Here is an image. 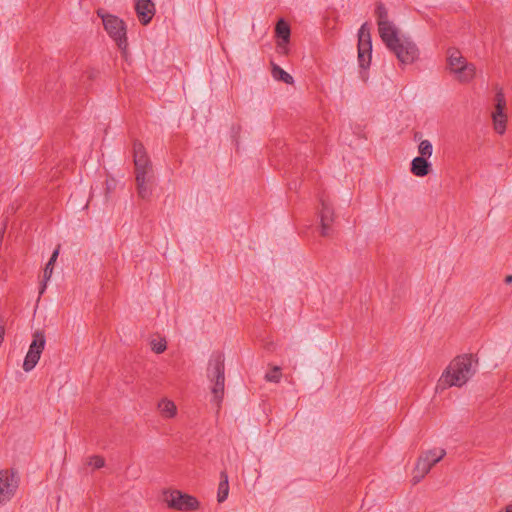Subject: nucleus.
<instances>
[{
    "label": "nucleus",
    "mask_w": 512,
    "mask_h": 512,
    "mask_svg": "<svg viewBox=\"0 0 512 512\" xmlns=\"http://www.w3.org/2000/svg\"><path fill=\"white\" fill-rule=\"evenodd\" d=\"M378 34L385 47L395 55L401 66L412 65L420 60L421 51L415 40L389 19L387 9L379 4L376 8Z\"/></svg>",
    "instance_id": "nucleus-1"
},
{
    "label": "nucleus",
    "mask_w": 512,
    "mask_h": 512,
    "mask_svg": "<svg viewBox=\"0 0 512 512\" xmlns=\"http://www.w3.org/2000/svg\"><path fill=\"white\" fill-rule=\"evenodd\" d=\"M477 360L471 354L454 358L443 372L439 386L442 388L464 385L476 372Z\"/></svg>",
    "instance_id": "nucleus-2"
},
{
    "label": "nucleus",
    "mask_w": 512,
    "mask_h": 512,
    "mask_svg": "<svg viewBox=\"0 0 512 512\" xmlns=\"http://www.w3.org/2000/svg\"><path fill=\"white\" fill-rule=\"evenodd\" d=\"M446 62L448 72L456 81L467 84L475 79L477 74L475 64L469 62L458 48L450 47L447 49Z\"/></svg>",
    "instance_id": "nucleus-3"
},
{
    "label": "nucleus",
    "mask_w": 512,
    "mask_h": 512,
    "mask_svg": "<svg viewBox=\"0 0 512 512\" xmlns=\"http://www.w3.org/2000/svg\"><path fill=\"white\" fill-rule=\"evenodd\" d=\"M207 378L212 383V400L219 406L225 389V365L222 353L216 352L212 354L207 367Z\"/></svg>",
    "instance_id": "nucleus-4"
},
{
    "label": "nucleus",
    "mask_w": 512,
    "mask_h": 512,
    "mask_svg": "<svg viewBox=\"0 0 512 512\" xmlns=\"http://www.w3.org/2000/svg\"><path fill=\"white\" fill-rule=\"evenodd\" d=\"M98 16L102 19V23L107 34L117 44L119 49L123 52L127 48L126 38V25L115 15L109 14L102 9L97 12Z\"/></svg>",
    "instance_id": "nucleus-5"
},
{
    "label": "nucleus",
    "mask_w": 512,
    "mask_h": 512,
    "mask_svg": "<svg viewBox=\"0 0 512 512\" xmlns=\"http://www.w3.org/2000/svg\"><path fill=\"white\" fill-rule=\"evenodd\" d=\"M446 455L444 449H431L421 454L417 460L412 481L414 484L419 483L431 468L441 461Z\"/></svg>",
    "instance_id": "nucleus-6"
},
{
    "label": "nucleus",
    "mask_w": 512,
    "mask_h": 512,
    "mask_svg": "<svg viewBox=\"0 0 512 512\" xmlns=\"http://www.w3.org/2000/svg\"><path fill=\"white\" fill-rule=\"evenodd\" d=\"M163 500L167 503L168 507L180 511L196 510L199 506V502L195 497L182 493L179 490L165 491Z\"/></svg>",
    "instance_id": "nucleus-7"
},
{
    "label": "nucleus",
    "mask_w": 512,
    "mask_h": 512,
    "mask_svg": "<svg viewBox=\"0 0 512 512\" xmlns=\"http://www.w3.org/2000/svg\"><path fill=\"white\" fill-rule=\"evenodd\" d=\"M372 58L370 27L363 23L358 31V63L362 69L369 67Z\"/></svg>",
    "instance_id": "nucleus-8"
},
{
    "label": "nucleus",
    "mask_w": 512,
    "mask_h": 512,
    "mask_svg": "<svg viewBox=\"0 0 512 512\" xmlns=\"http://www.w3.org/2000/svg\"><path fill=\"white\" fill-rule=\"evenodd\" d=\"M18 487V479L13 471H0V506L9 502Z\"/></svg>",
    "instance_id": "nucleus-9"
},
{
    "label": "nucleus",
    "mask_w": 512,
    "mask_h": 512,
    "mask_svg": "<svg viewBox=\"0 0 512 512\" xmlns=\"http://www.w3.org/2000/svg\"><path fill=\"white\" fill-rule=\"evenodd\" d=\"M133 157L136 175H140L141 173L143 175H147L151 167V162L146 153L144 145L138 140H135L133 143Z\"/></svg>",
    "instance_id": "nucleus-10"
},
{
    "label": "nucleus",
    "mask_w": 512,
    "mask_h": 512,
    "mask_svg": "<svg viewBox=\"0 0 512 512\" xmlns=\"http://www.w3.org/2000/svg\"><path fill=\"white\" fill-rule=\"evenodd\" d=\"M321 208L319 211L321 235L330 236L332 233V224L334 222V210L330 204L323 198L320 199Z\"/></svg>",
    "instance_id": "nucleus-11"
},
{
    "label": "nucleus",
    "mask_w": 512,
    "mask_h": 512,
    "mask_svg": "<svg viewBox=\"0 0 512 512\" xmlns=\"http://www.w3.org/2000/svg\"><path fill=\"white\" fill-rule=\"evenodd\" d=\"M494 102L495 107L491 113L493 124L495 128H504L507 121V116L504 112L506 107V100L504 94L501 91L496 93Z\"/></svg>",
    "instance_id": "nucleus-12"
},
{
    "label": "nucleus",
    "mask_w": 512,
    "mask_h": 512,
    "mask_svg": "<svg viewBox=\"0 0 512 512\" xmlns=\"http://www.w3.org/2000/svg\"><path fill=\"white\" fill-rule=\"evenodd\" d=\"M135 9L139 20L144 25L151 21L155 13L154 4L151 2V0H136Z\"/></svg>",
    "instance_id": "nucleus-13"
},
{
    "label": "nucleus",
    "mask_w": 512,
    "mask_h": 512,
    "mask_svg": "<svg viewBox=\"0 0 512 512\" xmlns=\"http://www.w3.org/2000/svg\"><path fill=\"white\" fill-rule=\"evenodd\" d=\"M410 170L413 175L417 177H424L429 174L431 164L428 162L426 157L418 156L412 160Z\"/></svg>",
    "instance_id": "nucleus-14"
},
{
    "label": "nucleus",
    "mask_w": 512,
    "mask_h": 512,
    "mask_svg": "<svg viewBox=\"0 0 512 512\" xmlns=\"http://www.w3.org/2000/svg\"><path fill=\"white\" fill-rule=\"evenodd\" d=\"M413 140L419 142L418 153L420 154V156L429 158L432 155V143L429 140L423 138L422 132L416 131L413 135Z\"/></svg>",
    "instance_id": "nucleus-15"
},
{
    "label": "nucleus",
    "mask_w": 512,
    "mask_h": 512,
    "mask_svg": "<svg viewBox=\"0 0 512 512\" xmlns=\"http://www.w3.org/2000/svg\"><path fill=\"white\" fill-rule=\"evenodd\" d=\"M229 495V480L226 471L220 473V483L217 492V501L223 503Z\"/></svg>",
    "instance_id": "nucleus-16"
},
{
    "label": "nucleus",
    "mask_w": 512,
    "mask_h": 512,
    "mask_svg": "<svg viewBox=\"0 0 512 512\" xmlns=\"http://www.w3.org/2000/svg\"><path fill=\"white\" fill-rule=\"evenodd\" d=\"M271 75L276 81H281L290 85L294 83L293 77L275 63L271 64Z\"/></svg>",
    "instance_id": "nucleus-17"
},
{
    "label": "nucleus",
    "mask_w": 512,
    "mask_h": 512,
    "mask_svg": "<svg viewBox=\"0 0 512 512\" xmlns=\"http://www.w3.org/2000/svg\"><path fill=\"white\" fill-rule=\"evenodd\" d=\"M45 336L42 332H34V367L37 365L45 347Z\"/></svg>",
    "instance_id": "nucleus-18"
},
{
    "label": "nucleus",
    "mask_w": 512,
    "mask_h": 512,
    "mask_svg": "<svg viewBox=\"0 0 512 512\" xmlns=\"http://www.w3.org/2000/svg\"><path fill=\"white\" fill-rule=\"evenodd\" d=\"M158 408L164 417L172 418L176 415V410H177L176 406L170 400H167V399L161 400L158 404Z\"/></svg>",
    "instance_id": "nucleus-19"
},
{
    "label": "nucleus",
    "mask_w": 512,
    "mask_h": 512,
    "mask_svg": "<svg viewBox=\"0 0 512 512\" xmlns=\"http://www.w3.org/2000/svg\"><path fill=\"white\" fill-rule=\"evenodd\" d=\"M136 182H137L138 195L142 199L148 198L151 194V191L146 186V175H143L142 173L140 175H136Z\"/></svg>",
    "instance_id": "nucleus-20"
},
{
    "label": "nucleus",
    "mask_w": 512,
    "mask_h": 512,
    "mask_svg": "<svg viewBox=\"0 0 512 512\" xmlns=\"http://www.w3.org/2000/svg\"><path fill=\"white\" fill-rule=\"evenodd\" d=\"M290 27L284 19H280L275 27V35L277 38L290 39Z\"/></svg>",
    "instance_id": "nucleus-21"
},
{
    "label": "nucleus",
    "mask_w": 512,
    "mask_h": 512,
    "mask_svg": "<svg viewBox=\"0 0 512 512\" xmlns=\"http://www.w3.org/2000/svg\"><path fill=\"white\" fill-rule=\"evenodd\" d=\"M150 345L151 349L157 354L163 353L167 348V343L164 338L152 339Z\"/></svg>",
    "instance_id": "nucleus-22"
},
{
    "label": "nucleus",
    "mask_w": 512,
    "mask_h": 512,
    "mask_svg": "<svg viewBox=\"0 0 512 512\" xmlns=\"http://www.w3.org/2000/svg\"><path fill=\"white\" fill-rule=\"evenodd\" d=\"M281 376L282 373L280 367L274 366L270 372L266 373L265 380L268 382L278 383L281 379Z\"/></svg>",
    "instance_id": "nucleus-23"
},
{
    "label": "nucleus",
    "mask_w": 512,
    "mask_h": 512,
    "mask_svg": "<svg viewBox=\"0 0 512 512\" xmlns=\"http://www.w3.org/2000/svg\"><path fill=\"white\" fill-rule=\"evenodd\" d=\"M52 272H53V266H51L50 264H46L45 266V269H44V275H43V283H41L40 285V288H39V294L42 295L46 289V281L50 279L51 275H52Z\"/></svg>",
    "instance_id": "nucleus-24"
},
{
    "label": "nucleus",
    "mask_w": 512,
    "mask_h": 512,
    "mask_svg": "<svg viewBox=\"0 0 512 512\" xmlns=\"http://www.w3.org/2000/svg\"><path fill=\"white\" fill-rule=\"evenodd\" d=\"M289 41L290 39L277 38V51L280 54L286 55L289 52Z\"/></svg>",
    "instance_id": "nucleus-25"
},
{
    "label": "nucleus",
    "mask_w": 512,
    "mask_h": 512,
    "mask_svg": "<svg viewBox=\"0 0 512 512\" xmlns=\"http://www.w3.org/2000/svg\"><path fill=\"white\" fill-rule=\"evenodd\" d=\"M88 465L93 466L96 469H99L105 465V460L101 456H92L89 459Z\"/></svg>",
    "instance_id": "nucleus-26"
},
{
    "label": "nucleus",
    "mask_w": 512,
    "mask_h": 512,
    "mask_svg": "<svg viewBox=\"0 0 512 512\" xmlns=\"http://www.w3.org/2000/svg\"><path fill=\"white\" fill-rule=\"evenodd\" d=\"M23 368L26 372L30 371L32 369V344H30L29 349L27 351Z\"/></svg>",
    "instance_id": "nucleus-27"
},
{
    "label": "nucleus",
    "mask_w": 512,
    "mask_h": 512,
    "mask_svg": "<svg viewBox=\"0 0 512 512\" xmlns=\"http://www.w3.org/2000/svg\"><path fill=\"white\" fill-rule=\"evenodd\" d=\"M58 254H59V250L58 249L54 250V252L52 253V255L48 261V264H50L51 266H54V263L58 257Z\"/></svg>",
    "instance_id": "nucleus-28"
},
{
    "label": "nucleus",
    "mask_w": 512,
    "mask_h": 512,
    "mask_svg": "<svg viewBox=\"0 0 512 512\" xmlns=\"http://www.w3.org/2000/svg\"><path fill=\"white\" fill-rule=\"evenodd\" d=\"M5 229H6V222H2L1 223V227H0V244L2 243L3 241V237H4V233H5Z\"/></svg>",
    "instance_id": "nucleus-29"
},
{
    "label": "nucleus",
    "mask_w": 512,
    "mask_h": 512,
    "mask_svg": "<svg viewBox=\"0 0 512 512\" xmlns=\"http://www.w3.org/2000/svg\"><path fill=\"white\" fill-rule=\"evenodd\" d=\"M505 282L507 284H511L512 283V275H508L506 278H505Z\"/></svg>",
    "instance_id": "nucleus-30"
},
{
    "label": "nucleus",
    "mask_w": 512,
    "mask_h": 512,
    "mask_svg": "<svg viewBox=\"0 0 512 512\" xmlns=\"http://www.w3.org/2000/svg\"><path fill=\"white\" fill-rule=\"evenodd\" d=\"M505 512H512V504H510V505H508V506L506 507Z\"/></svg>",
    "instance_id": "nucleus-31"
},
{
    "label": "nucleus",
    "mask_w": 512,
    "mask_h": 512,
    "mask_svg": "<svg viewBox=\"0 0 512 512\" xmlns=\"http://www.w3.org/2000/svg\"><path fill=\"white\" fill-rule=\"evenodd\" d=\"M504 132H505V130H504V129L499 130V133H500V134H503Z\"/></svg>",
    "instance_id": "nucleus-32"
}]
</instances>
